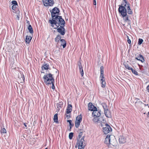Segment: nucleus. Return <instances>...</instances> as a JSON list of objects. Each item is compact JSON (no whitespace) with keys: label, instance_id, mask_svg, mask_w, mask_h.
I'll return each mask as SVG.
<instances>
[{"label":"nucleus","instance_id":"nucleus-30","mask_svg":"<svg viewBox=\"0 0 149 149\" xmlns=\"http://www.w3.org/2000/svg\"><path fill=\"white\" fill-rule=\"evenodd\" d=\"M93 120L94 122H97L99 120V118L97 117H96L93 118Z\"/></svg>","mask_w":149,"mask_h":149},{"label":"nucleus","instance_id":"nucleus-21","mask_svg":"<svg viewBox=\"0 0 149 149\" xmlns=\"http://www.w3.org/2000/svg\"><path fill=\"white\" fill-rule=\"evenodd\" d=\"M60 42L61 43V45L63 46V48H64L66 46V43L65 40L63 39H61Z\"/></svg>","mask_w":149,"mask_h":149},{"label":"nucleus","instance_id":"nucleus-37","mask_svg":"<svg viewBox=\"0 0 149 149\" xmlns=\"http://www.w3.org/2000/svg\"><path fill=\"white\" fill-rule=\"evenodd\" d=\"M125 68L127 69L128 70H131L132 68L131 67H130L127 65H125Z\"/></svg>","mask_w":149,"mask_h":149},{"label":"nucleus","instance_id":"nucleus-55","mask_svg":"<svg viewBox=\"0 0 149 149\" xmlns=\"http://www.w3.org/2000/svg\"><path fill=\"white\" fill-rule=\"evenodd\" d=\"M45 149H47V148H45Z\"/></svg>","mask_w":149,"mask_h":149},{"label":"nucleus","instance_id":"nucleus-36","mask_svg":"<svg viewBox=\"0 0 149 149\" xmlns=\"http://www.w3.org/2000/svg\"><path fill=\"white\" fill-rule=\"evenodd\" d=\"M67 122H68L69 123L70 126V129H71V126H73V124H72V120H67Z\"/></svg>","mask_w":149,"mask_h":149},{"label":"nucleus","instance_id":"nucleus-8","mask_svg":"<svg viewBox=\"0 0 149 149\" xmlns=\"http://www.w3.org/2000/svg\"><path fill=\"white\" fill-rule=\"evenodd\" d=\"M82 120V117L81 115L78 116L76 118L75 125L76 128H78Z\"/></svg>","mask_w":149,"mask_h":149},{"label":"nucleus","instance_id":"nucleus-47","mask_svg":"<svg viewBox=\"0 0 149 149\" xmlns=\"http://www.w3.org/2000/svg\"><path fill=\"white\" fill-rule=\"evenodd\" d=\"M101 70H104V67L102 66L100 67V71Z\"/></svg>","mask_w":149,"mask_h":149},{"label":"nucleus","instance_id":"nucleus-5","mask_svg":"<svg viewBox=\"0 0 149 149\" xmlns=\"http://www.w3.org/2000/svg\"><path fill=\"white\" fill-rule=\"evenodd\" d=\"M59 12L60 11L58 8L56 7L54 8L52 11H50L52 19H54V18L59 16Z\"/></svg>","mask_w":149,"mask_h":149},{"label":"nucleus","instance_id":"nucleus-9","mask_svg":"<svg viewBox=\"0 0 149 149\" xmlns=\"http://www.w3.org/2000/svg\"><path fill=\"white\" fill-rule=\"evenodd\" d=\"M64 26H60V27L57 28V31L61 35L63 36L65 33V29L64 27Z\"/></svg>","mask_w":149,"mask_h":149},{"label":"nucleus","instance_id":"nucleus-24","mask_svg":"<svg viewBox=\"0 0 149 149\" xmlns=\"http://www.w3.org/2000/svg\"><path fill=\"white\" fill-rule=\"evenodd\" d=\"M63 105V103L62 102H59V103L57 104L56 105L57 107V110H59L60 109L62 108Z\"/></svg>","mask_w":149,"mask_h":149},{"label":"nucleus","instance_id":"nucleus-53","mask_svg":"<svg viewBox=\"0 0 149 149\" xmlns=\"http://www.w3.org/2000/svg\"><path fill=\"white\" fill-rule=\"evenodd\" d=\"M144 105H145V106H148V104H144Z\"/></svg>","mask_w":149,"mask_h":149},{"label":"nucleus","instance_id":"nucleus-54","mask_svg":"<svg viewBox=\"0 0 149 149\" xmlns=\"http://www.w3.org/2000/svg\"><path fill=\"white\" fill-rule=\"evenodd\" d=\"M148 115L149 114V112H148Z\"/></svg>","mask_w":149,"mask_h":149},{"label":"nucleus","instance_id":"nucleus-27","mask_svg":"<svg viewBox=\"0 0 149 149\" xmlns=\"http://www.w3.org/2000/svg\"><path fill=\"white\" fill-rule=\"evenodd\" d=\"M58 115L57 113L55 114L54 116V120L56 123H58Z\"/></svg>","mask_w":149,"mask_h":149},{"label":"nucleus","instance_id":"nucleus-13","mask_svg":"<svg viewBox=\"0 0 149 149\" xmlns=\"http://www.w3.org/2000/svg\"><path fill=\"white\" fill-rule=\"evenodd\" d=\"M92 114L94 117H99L101 115L100 111L97 110V109H94L93 111Z\"/></svg>","mask_w":149,"mask_h":149},{"label":"nucleus","instance_id":"nucleus-1","mask_svg":"<svg viewBox=\"0 0 149 149\" xmlns=\"http://www.w3.org/2000/svg\"><path fill=\"white\" fill-rule=\"evenodd\" d=\"M119 6L118 12L121 14L122 16H125L126 15L127 13L129 14H132L133 13L129 4L127 3L126 0H123V3Z\"/></svg>","mask_w":149,"mask_h":149},{"label":"nucleus","instance_id":"nucleus-14","mask_svg":"<svg viewBox=\"0 0 149 149\" xmlns=\"http://www.w3.org/2000/svg\"><path fill=\"white\" fill-rule=\"evenodd\" d=\"M123 18V19L125 22L128 25H130L131 24V21L130 20L128 19V15L126 14L125 16H122Z\"/></svg>","mask_w":149,"mask_h":149},{"label":"nucleus","instance_id":"nucleus-49","mask_svg":"<svg viewBox=\"0 0 149 149\" xmlns=\"http://www.w3.org/2000/svg\"><path fill=\"white\" fill-rule=\"evenodd\" d=\"M17 19L18 20L19 19V17L18 15H17Z\"/></svg>","mask_w":149,"mask_h":149},{"label":"nucleus","instance_id":"nucleus-17","mask_svg":"<svg viewBox=\"0 0 149 149\" xmlns=\"http://www.w3.org/2000/svg\"><path fill=\"white\" fill-rule=\"evenodd\" d=\"M72 111V106L70 104H68L67 108L66 110V113H69L71 112Z\"/></svg>","mask_w":149,"mask_h":149},{"label":"nucleus","instance_id":"nucleus-48","mask_svg":"<svg viewBox=\"0 0 149 149\" xmlns=\"http://www.w3.org/2000/svg\"><path fill=\"white\" fill-rule=\"evenodd\" d=\"M104 73V70H101L100 71V74H103Z\"/></svg>","mask_w":149,"mask_h":149},{"label":"nucleus","instance_id":"nucleus-38","mask_svg":"<svg viewBox=\"0 0 149 149\" xmlns=\"http://www.w3.org/2000/svg\"><path fill=\"white\" fill-rule=\"evenodd\" d=\"M77 65L78 67L82 65L81 64V62L80 60H79V61L78 62Z\"/></svg>","mask_w":149,"mask_h":149},{"label":"nucleus","instance_id":"nucleus-4","mask_svg":"<svg viewBox=\"0 0 149 149\" xmlns=\"http://www.w3.org/2000/svg\"><path fill=\"white\" fill-rule=\"evenodd\" d=\"M84 136H83L80 139H78L77 145H75V147H78V149H84L85 146V143H84Z\"/></svg>","mask_w":149,"mask_h":149},{"label":"nucleus","instance_id":"nucleus-19","mask_svg":"<svg viewBox=\"0 0 149 149\" xmlns=\"http://www.w3.org/2000/svg\"><path fill=\"white\" fill-rule=\"evenodd\" d=\"M135 58L137 60L140 61L142 62H143L144 61L143 57L141 55H139L138 56Z\"/></svg>","mask_w":149,"mask_h":149},{"label":"nucleus","instance_id":"nucleus-34","mask_svg":"<svg viewBox=\"0 0 149 149\" xmlns=\"http://www.w3.org/2000/svg\"><path fill=\"white\" fill-rule=\"evenodd\" d=\"M1 133H5L6 132V131L5 129L3 128L1 130Z\"/></svg>","mask_w":149,"mask_h":149},{"label":"nucleus","instance_id":"nucleus-16","mask_svg":"<svg viewBox=\"0 0 149 149\" xmlns=\"http://www.w3.org/2000/svg\"><path fill=\"white\" fill-rule=\"evenodd\" d=\"M88 109L89 110L93 111L94 109H97V108L95 107L91 103H89L88 104Z\"/></svg>","mask_w":149,"mask_h":149},{"label":"nucleus","instance_id":"nucleus-39","mask_svg":"<svg viewBox=\"0 0 149 149\" xmlns=\"http://www.w3.org/2000/svg\"><path fill=\"white\" fill-rule=\"evenodd\" d=\"M12 3L13 5H17V1H12Z\"/></svg>","mask_w":149,"mask_h":149},{"label":"nucleus","instance_id":"nucleus-25","mask_svg":"<svg viewBox=\"0 0 149 149\" xmlns=\"http://www.w3.org/2000/svg\"><path fill=\"white\" fill-rule=\"evenodd\" d=\"M49 67L48 65L46 63L45 64H44V65L42 67V70H47L49 68Z\"/></svg>","mask_w":149,"mask_h":149},{"label":"nucleus","instance_id":"nucleus-2","mask_svg":"<svg viewBox=\"0 0 149 149\" xmlns=\"http://www.w3.org/2000/svg\"><path fill=\"white\" fill-rule=\"evenodd\" d=\"M50 19L49 22L51 24V26L55 29H56L59 26H64L65 22L64 20L62 18L61 16H59Z\"/></svg>","mask_w":149,"mask_h":149},{"label":"nucleus","instance_id":"nucleus-3","mask_svg":"<svg viewBox=\"0 0 149 149\" xmlns=\"http://www.w3.org/2000/svg\"><path fill=\"white\" fill-rule=\"evenodd\" d=\"M44 82L46 84H51L54 83V79L52 77V75L49 73L45 75L43 77Z\"/></svg>","mask_w":149,"mask_h":149},{"label":"nucleus","instance_id":"nucleus-52","mask_svg":"<svg viewBox=\"0 0 149 149\" xmlns=\"http://www.w3.org/2000/svg\"><path fill=\"white\" fill-rule=\"evenodd\" d=\"M136 100H139V98H136Z\"/></svg>","mask_w":149,"mask_h":149},{"label":"nucleus","instance_id":"nucleus-12","mask_svg":"<svg viewBox=\"0 0 149 149\" xmlns=\"http://www.w3.org/2000/svg\"><path fill=\"white\" fill-rule=\"evenodd\" d=\"M127 138L123 135L120 136L119 138V143L120 144L124 143L126 142Z\"/></svg>","mask_w":149,"mask_h":149},{"label":"nucleus","instance_id":"nucleus-28","mask_svg":"<svg viewBox=\"0 0 149 149\" xmlns=\"http://www.w3.org/2000/svg\"><path fill=\"white\" fill-rule=\"evenodd\" d=\"M28 29L29 32L31 33H32L33 32L32 28L31 25H29L28 27Z\"/></svg>","mask_w":149,"mask_h":149},{"label":"nucleus","instance_id":"nucleus-43","mask_svg":"<svg viewBox=\"0 0 149 149\" xmlns=\"http://www.w3.org/2000/svg\"><path fill=\"white\" fill-rule=\"evenodd\" d=\"M54 83H52V88L53 89H55V86L54 84Z\"/></svg>","mask_w":149,"mask_h":149},{"label":"nucleus","instance_id":"nucleus-26","mask_svg":"<svg viewBox=\"0 0 149 149\" xmlns=\"http://www.w3.org/2000/svg\"><path fill=\"white\" fill-rule=\"evenodd\" d=\"M101 82V84H102V88H104L105 86V85H106V82L105 81V79H103V80H100Z\"/></svg>","mask_w":149,"mask_h":149},{"label":"nucleus","instance_id":"nucleus-18","mask_svg":"<svg viewBox=\"0 0 149 149\" xmlns=\"http://www.w3.org/2000/svg\"><path fill=\"white\" fill-rule=\"evenodd\" d=\"M104 113L106 116L108 118H110L111 117V115L110 112L108 110V109H105L104 111Z\"/></svg>","mask_w":149,"mask_h":149},{"label":"nucleus","instance_id":"nucleus-11","mask_svg":"<svg viewBox=\"0 0 149 149\" xmlns=\"http://www.w3.org/2000/svg\"><path fill=\"white\" fill-rule=\"evenodd\" d=\"M18 81L20 83H23L24 81V77L22 73L19 72L18 74Z\"/></svg>","mask_w":149,"mask_h":149},{"label":"nucleus","instance_id":"nucleus-45","mask_svg":"<svg viewBox=\"0 0 149 149\" xmlns=\"http://www.w3.org/2000/svg\"><path fill=\"white\" fill-rule=\"evenodd\" d=\"M93 4L94 5H96V0H93Z\"/></svg>","mask_w":149,"mask_h":149},{"label":"nucleus","instance_id":"nucleus-41","mask_svg":"<svg viewBox=\"0 0 149 149\" xmlns=\"http://www.w3.org/2000/svg\"><path fill=\"white\" fill-rule=\"evenodd\" d=\"M103 108L104 109V111L105 110V109H107V106L105 104H103L102 105Z\"/></svg>","mask_w":149,"mask_h":149},{"label":"nucleus","instance_id":"nucleus-35","mask_svg":"<svg viewBox=\"0 0 149 149\" xmlns=\"http://www.w3.org/2000/svg\"><path fill=\"white\" fill-rule=\"evenodd\" d=\"M143 42V40L142 39L139 38V41L138 43V44L139 45H141L142 42Z\"/></svg>","mask_w":149,"mask_h":149},{"label":"nucleus","instance_id":"nucleus-51","mask_svg":"<svg viewBox=\"0 0 149 149\" xmlns=\"http://www.w3.org/2000/svg\"><path fill=\"white\" fill-rule=\"evenodd\" d=\"M27 23L28 24H29V21H27Z\"/></svg>","mask_w":149,"mask_h":149},{"label":"nucleus","instance_id":"nucleus-29","mask_svg":"<svg viewBox=\"0 0 149 149\" xmlns=\"http://www.w3.org/2000/svg\"><path fill=\"white\" fill-rule=\"evenodd\" d=\"M131 70L132 71V72L135 74V75H138V72L135 70L133 68H132Z\"/></svg>","mask_w":149,"mask_h":149},{"label":"nucleus","instance_id":"nucleus-10","mask_svg":"<svg viewBox=\"0 0 149 149\" xmlns=\"http://www.w3.org/2000/svg\"><path fill=\"white\" fill-rule=\"evenodd\" d=\"M110 145H111L113 146H116L117 144V141L115 137L111 135V137H110Z\"/></svg>","mask_w":149,"mask_h":149},{"label":"nucleus","instance_id":"nucleus-33","mask_svg":"<svg viewBox=\"0 0 149 149\" xmlns=\"http://www.w3.org/2000/svg\"><path fill=\"white\" fill-rule=\"evenodd\" d=\"M100 80H103V79H105L104 77V74H100Z\"/></svg>","mask_w":149,"mask_h":149},{"label":"nucleus","instance_id":"nucleus-40","mask_svg":"<svg viewBox=\"0 0 149 149\" xmlns=\"http://www.w3.org/2000/svg\"><path fill=\"white\" fill-rule=\"evenodd\" d=\"M17 5H13V6H12V9L13 10H15V9L17 7Z\"/></svg>","mask_w":149,"mask_h":149},{"label":"nucleus","instance_id":"nucleus-50","mask_svg":"<svg viewBox=\"0 0 149 149\" xmlns=\"http://www.w3.org/2000/svg\"><path fill=\"white\" fill-rule=\"evenodd\" d=\"M24 125L25 126V127H26L27 126H26V124L25 123H24Z\"/></svg>","mask_w":149,"mask_h":149},{"label":"nucleus","instance_id":"nucleus-56","mask_svg":"<svg viewBox=\"0 0 149 149\" xmlns=\"http://www.w3.org/2000/svg\"><path fill=\"white\" fill-rule=\"evenodd\" d=\"M148 107H149V106H148Z\"/></svg>","mask_w":149,"mask_h":149},{"label":"nucleus","instance_id":"nucleus-31","mask_svg":"<svg viewBox=\"0 0 149 149\" xmlns=\"http://www.w3.org/2000/svg\"><path fill=\"white\" fill-rule=\"evenodd\" d=\"M83 132H81L79 134L78 139H80L82 136Z\"/></svg>","mask_w":149,"mask_h":149},{"label":"nucleus","instance_id":"nucleus-42","mask_svg":"<svg viewBox=\"0 0 149 149\" xmlns=\"http://www.w3.org/2000/svg\"><path fill=\"white\" fill-rule=\"evenodd\" d=\"M127 41L129 44H130L131 43V41L130 39L129 38V37L128 36H127Z\"/></svg>","mask_w":149,"mask_h":149},{"label":"nucleus","instance_id":"nucleus-32","mask_svg":"<svg viewBox=\"0 0 149 149\" xmlns=\"http://www.w3.org/2000/svg\"><path fill=\"white\" fill-rule=\"evenodd\" d=\"M73 133L72 132L70 133L69 135V137L70 139H72L73 136Z\"/></svg>","mask_w":149,"mask_h":149},{"label":"nucleus","instance_id":"nucleus-23","mask_svg":"<svg viewBox=\"0 0 149 149\" xmlns=\"http://www.w3.org/2000/svg\"><path fill=\"white\" fill-rule=\"evenodd\" d=\"M61 36L60 35H58L55 39V41L56 42H59L61 39Z\"/></svg>","mask_w":149,"mask_h":149},{"label":"nucleus","instance_id":"nucleus-15","mask_svg":"<svg viewBox=\"0 0 149 149\" xmlns=\"http://www.w3.org/2000/svg\"><path fill=\"white\" fill-rule=\"evenodd\" d=\"M111 137V135H108L106 137L104 141V143L109 146L110 145V140L111 139L110 137Z\"/></svg>","mask_w":149,"mask_h":149},{"label":"nucleus","instance_id":"nucleus-46","mask_svg":"<svg viewBox=\"0 0 149 149\" xmlns=\"http://www.w3.org/2000/svg\"><path fill=\"white\" fill-rule=\"evenodd\" d=\"M137 103H140V104H143V102H136L135 103V104H136Z\"/></svg>","mask_w":149,"mask_h":149},{"label":"nucleus","instance_id":"nucleus-6","mask_svg":"<svg viewBox=\"0 0 149 149\" xmlns=\"http://www.w3.org/2000/svg\"><path fill=\"white\" fill-rule=\"evenodd\" d=\"M103 132L105 134L109 133L112 131V129L111 127L108 124H106L105 126L103 128Z\"/></svg>","mask_w":149,"mask_h":149},{"label":"nucleus","instance_id":"nucleus-44","mask_svg":"<svg viewBox=\"0 0 149 149\" xmlns=\"http://www.w3.org/2000/svg\"><path fill=\"white\" fill-rule=\"evenodd\" d=\"M146 89L147 91L149 93V85L147 86Z\"/></svg>","mask_w":149,"mask_h":149},{"label":"nucleus","instance_id":"nucleus-20","mask_svg":"<svg viewBox=\"0 0 149 149\" xmlns=\"http://www.w3.org/2000/svg\"><path fill=\"white\" fill-rule=\"evenodd\" d=\"M32 39L31 37L30 36H26L25 38L26 42L27 43H29Z\"/></svg>","mask_w":149,"mask_h":149},{"label":"nucleus","instance_id":"nucleus-7","mask_svg":"<svg viewBox=\"0 0 149 149\" xmlns=\"http://www.w3.org/2000/svg\"><path fill=\"white\" fill-rule=\"evenodd\" d=\"M42 2L45 6H52L54 3L53 0H42Z\"/></svg>","mask_w":149,"mask_h":149},{"label":"nucleus","instance_id":"nucleus-22","mask_svg":"<svg viewBox=\"0 0 149 149\" xmlns=\"http://www.w3.org/2000/svg\"><path fill=\"white\" fill-rule=\"evenodd\" d=\"M78 67L80 70L81 75L82 77H83L84 75V73L82 65L79 66Z\"/></svg>","mask_w":149,"mask_h":149}]
</instances>
